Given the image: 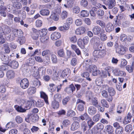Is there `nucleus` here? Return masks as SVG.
Masks as SVG:
<instances>
[{
  "instance_id": "nucleus-50",
  "label": "nucleus",
  "mask_w": 134,
  "mask_h": 134,
  "mask_svg": "<svg viewBox=\"0 0 134 134\" xmlns=\"http://www.w3.org/2000/svg\"><path fill=\"white\" fill-rule=\"evenodd\" d=\"M96 13L97 15L99 16H103L104 14V11L102 9H99L97 11Z\"/></svg>"
},
{
  "instance_id": "nucleus-11",
  "label": "nucleus",
  "mask_w": 134,
  "mask_h": 134,
  "mask_svg": "<svg viewBox=\"0 0 134 134\" xmlns=\"http://www.w3.org/2000/svg\"><path fill=\"white\" fill-rule=\"evenodd\" d=\"M90 42L92 44H93L94 46L95 47L96 46L98 45L99 43H100V41L99 37L97 36H94L91 38Z\"/></svg>"
},
{
  "instance_id": "nucleus-23",
  "label": "nucleus",
  "mask_w": 134,
  "mask_h": 134,
  "mask_svg": "<svg viewBox=\"0 0 134 134\" xmlns=\"http://www.w3.org/2000/svg\"><path fill=\"white\" fill-rule=\"evenodd\" d=\"M5 54L3 52H0V58L2 61L6 63L7 62L8 59Z\"/></svg>"
},
{
  "instance_id": "nucleus-36",
  "label": "nucleus",
  "mask_w": 134,
  "mask_h": 134,
  "mask_svg": "<svg viewBox=\"0 0 134 134\" xmlns=\"http://www.w3.org/2000/svg\"><path fill=\"white\" fill-rule=\"evenodd\" d=\"M108 90L109 94V95L114 96L115 93V91L114 88L112 87H108Z\"/></svg>"
},
{
  "instance_id": "nucleus-38",
  "label": "nucleus",
  "mask_w": 134,
  "mask_h": 134,
  "mask_svg": "<svg viewBox=\"0 0 134 134\" xmlns=\"http://www.w3.org/2000/svg\"><path fill=\"white\" fill-rule=\"evenodd\" d=\"M13 6L14 8H16L17 9H20L22 7L21 3L18 2H14L13 4Z\"/></svg>"
},
{
  "instance_id": "nucleus-8",
  "label": "nucleus",
  "mask_w": 134,
  "mask_h": 134,
  "mask_svg": "<svg viewBox=\"0 0 134 134\" xmlns=\"http://www.w3.org/2000/svg\"><path fill=\"white\" fill-rule=\"evenodd\" d=\"M20 85L23 89L27 88L29 85L28 80L26 78H24L21 80L20 81Z\"/></svg>"
},
{
  "instance_id": "nucleus-32",
  "label": "nucleus",
  "mask_w": 134,
  "mask_h": 134,
  "mask_svg": "<svg viewBox=\"0 0 134 134\" xmlns=\"http://www.w3.org/2000/svg\"><path fill=\"white\" fill-rule=\"evenodd\" d=\"M106 131L108 133L113 132L114 129L113 127L110 125H108L105 127Z\"/></svg>"
},
{
  "instance_id": "nucleus-55",
  "label": "nucleus",
  "mask_w": 134,
  "mask_h": 134,
  "mask_svg": "<svg viewBox=\"0 0 134 134\" xmlns=\"http://www.w3.org/2000/svg\"><path fill=\"white\" fill-rule=\"evenodd\" d=\"M122 26L126 28L128 27L131 25L130 22L128 21H125L122 23Z\"/></svg>"
},
{
  "instance_id": "nucleus-39",
  "label": "nucleus",
  "mask_w": 134,
  "mask_h": 134,
  "mask_svg": "<svg viewBox=\"0 0 134 134\" xmlns=\"http://www.w3.org/2000/svg\"><path fill=\"white\" fill-rule=\"evenodd\" d=\"M19 15H21L22 19H25L26 17V14L25 11L22 10H19Z\"/></svg>"
},
{
  "instance_id": "nucleus-37",
  "label": "nucleus",
  "mask_w": 134,
  "mask_h": 134,
  "mask_svg": "<svg viewBox=\"0 0 134 134\" xmlns=\"http://www.w3.org/2000/svg\"><path fill=\"white\" fill-rule=\"evenodd\" d=\"M80 14L81 17H87L89 15L88 12L85 10H83L81 11Z\"/></svg>"
},
{
  "instance_id": "nucleus-60",
  "label": "nucleus",
  "mask_w": 134,
  "mask_h": 134,
  "mask_svg": "<svg viewBox=\"0 0 134 134\" xmlns=\"http://www.w3.org/2000/svg\"><path fill=\"white\" fill-rule=\"evenodd\" d=\"M36 26L37 27H40L42 25V21L41 20H37L36 21Z\"/></svg>"
},
{
  "instance_id": "nucleus-46",
  "label": "nucleus",
  "mask_w": 134,
  "mask_h": 134,
  "mask_svg": "<svg viewBox=\"0 0 134 134\" xmlns=\"http://www.w3.org/2000/svg\"><path fill=\"white\" fill-rule=\"evenodd\" d=\"M70 97L69 96H67L64 98L62 100V103L64 105L67 104V102L70 100Z\"/></svg>"
},
{
  "instance_id": "nucleus-22",
  "label": "nucleus",
  "mask_w": 134,
  "mask_h": 134,
  "mask_svg": "<svg viewBox=\"0 0 134 134\" xmlns=\"http://www.w3.org/2000/svg\"><path fill=\"white\" fill-rule=\"evenodd\" d=\"M98 8H97V7L95 6L92 7V9L90 11V14L91 16L93 17H96V13L95 12H97V11L98 10L97 9Z\"/></svg>"
},
{
  "instance_id": "nucleus-17",
  "label": "nucleus",
  "mask_w": 134,
  "mask_h": 134,
  "mask_svg": "<svg viewBox=\"0 0 134 134\" xmlns=\"http://www.w3.org/2000/svg\"><path fill=\"white\" fill-rule=\"evenodd\" d=\"M80 124L77 121L74 122L71 125L70 130L72 131H74L80 127Z\"/></svg>"
},
{
  "instance_id": "nucleus-57",
  "label": "nucleus",
  "mask_w": 134,
  "mask_h": 134,
  "mask_svg": "<svg viewBox=\"0 0 134 134\" xmlns=\"http://www.w3.org/2000/svg\"><path fill=\"white\" fill-rule=\"evenodd\" d=\"M127 62L125 59H122L121 60L120 67L122 68L125 66L127 64Z\"/></svg>"
},
{
  "instance_id": "nucleus-29",
  "label": "nucleus",
  "mask_w": 134,
  "mask_h": 134,
  "mask_svg": "<svg viewBox=\"0 0 134 134\" xmlns=\"http://www.w3.org/2000/svg\"><path fill=\"white\" fill-rule=\"evenodd\" d=\"M90 118V117L86 113H85L83 114L82 115L80 116V118L82 120H85L86 121H87Z\"/></svg>"
},
{
  "instance_id": "nucleus-27",
  "label": "nucleus",
  "mask_w": 134,
  "mask_h": 134,
  "mask_svg": "<svg viewBox=\"0 0 134 134\" xmlns=\"http://www.w3.org/2000/svg\"><path fill=\"white\" fill-rule=\"evenodd\" d=\"M134 63L132 62V64L130 65H128L126 66V69L130 73L132 72L134 69Z\"/></svg>"
},
{
  "instance_id": "nucleus-53",
  "label": "nucleus",
  "mask_w": 134,
  "mask_h": 134,
  "mask_svg": "<svg viewBox=\"0 0 134 134\" xmlns=\"http://www.w3.org/2000/svg\"><path fill=\"white\" fill-rule=\"evenodd\" d=\"M57 53L58 55L60 57H63L65 55V53L63 49H61L58 50Z\"/></svg>"
},
{
  "instance_id": "nucleus-19",
  "label": "nucleus",
  "mask_w": 134,
  "mask_h": 134,
  "mask_svg": "<svg viewBox=\"0 0 134 134\" xmlns=\"http://www.w3.org/2000/svg\"><path fill=\"white\" fill-rule=\"evenodd\" d=\"M40 96L41 98H43L44 99L46 104L47 105L49 104L48 100V96L44 92H40Z\"/></svg>"
},
{
  "instance_id": "nucleus-59",
  "label": "nucleus",
  "mask_w": 134,
  "mask_h": 134,
  "mask_svg": "<svg viewBox=\"0 0 134 134\" xmlns=\"http://www.w3.org/2000/svg\"><path fill=\"white\" fill-rule=\"evenodd\" d=\"M38 70L39 72L41 73L42 75H44L45 73L46 68L44 66L39 67L38 68Z\"/></svg>"
},
{
  "instance_id": "nucleus-2",
  "label": "nucleus",
  "mask_w": 134,
  "mask_h": 134,
  "mask_svg": "<svg viewBox=\"0 0 134 134\" xmlns=\"http://www.w3.org/2000/svg\"><path fill=\"white\" fill-rule=\"evenodd\" d=\"M115 47L116 52L121 55H123L128 51V48L122 45H118L117 44H115Z\"/></svg>"
},
{
  "instance_id": "nucleus-1",
  "label": "nucleus",
  "mask_w": 134,
  "mask_h": 134,
  "mask_svg": "<svg viewBox=\"0 0 134 134\" xmlns=\"http://www.w3.org/2000/svg\"><path fill=\"white\" fill-rule=\"evenodd\" d=\"M31 106V103L30 102H28L21 106L15 105L14 106V108L18 112L24 113L27 110L30 109Z\"/></svg>"
},
{
  "instance_id": "nucleus-41",
  "label": "nucleus",
  "mask_w": 134,
  "mask_h": 134,
  "mask_svg": "<svg viewBox=\"0 0 134 134\" xmlns=\"http://www.w3.org/2000/svg\"><path fill=\"white\" fill-rule=\"evenodd\" d=\"M96 23L97 24L103 28H104L105 26V23L102 21L98 20L96 21Z\"/></svg>"
},
{
  "instance_id": "nucleus-6",
  "label": "nucleus",
  "mask_w": 134,
  "mask_h": 134,
  "mask_svg": "<svg viewBox=\"0 0 134 134\" xmlns=\"http://www.w3.org/2000/svg\"><path fill=\"white\" fill-rule=\"evenodd\" d=\"M76 103L78 104L77 107L78 110L80 111H82L84 109V105L85 102L83 101L80 99H77Z\"/></svg>"
},
{
  "instance_id": "nucleus-9",
  "label": "nucleus",
  "mask_w": 134,
  "mask_h": 134,
  "mask_svg": "<svg viewBox=\"0 0 134 134\" xmlns=\"http://www.w3.org/2000/svg\"><path fill=\"white\" fill-rule=\"evenodd\" d=\"M45 6V5H41V9L40 11V13L43 16H48L50 14V11L47 9H44Z\"/></svg>"
},
{
  "instance_id": "nucleus-35",
  "label": "nucleus",
  "mask_w": 134,
  "mask_h": 134,
  "mask_svg": "<svg viewBox=\"0 0 134 134\" xmlns=\"http://www.w3.org/2000/svg\"><path fill=\"white\" fill-rule=\"evenodd\" d=\"M124 131L123 128L121 126L116 128L115 130L116 134H122Z\"/></svg>"
},
{
  "instance_id": "nucleus-58",
  "label": "nucleus",
  "mask_w": 134,
  "mask_h": 134,
  "mask_svg": "<svg viewBox=\"0 0 134 134\" xmlns=\"http://www.w3.org/2000/svg\"><path fill=\"white\" fill-rule=\"evenodd\" d=\"M39 33H32L31 36L32 38L34 40H37L38 39L39 37Z\"/></svg>"
},
{
  "instance_id": "nucleus-43",
  "label": "nucleus",
  "mask_w": 134,
  "mask_h": 134,
  "mask_svg": "<svg viewBox=\"0 0 134 134\" xmlns=\"http://www.w3.org/2000/svg\"><path fill=\"white\" fill-rule=\"evenodd\" d=\"M101 103L102 106L104 107L108 108L109 107V105L107 101L104 99H102L100 101Z\"/></svg>"
},
{
  "instance_id": "nucleus-34",
  "label": "nucleus",
  "mask_w": 134,
  "mask_h": 134,
  "mask_svg": "<svg viewBox=\"0 0 134 134\" xmlns=\"http://www.w3.org/2000/svg\"><path fill=\"white\" fill-rule=\"evenodd\" d=\"M49 37L47 36L42 37L40 39L41 42L43 43H46L48 41Z\"/></svg>"
},
{
  "instance_id": "nucleus-49",
  "label": "nucleus",
  "mask_w": 134,
  "mask_h": 134,
  "mask_svg": "<svg viewBox=\"0 0 134 134\" xmlns=\"http://www.w3.org/2000/svg\"><path fill=\"white\" fill-rule=\"evenodd\" d=\"M28 64L29 66L33 65L35 63V60L33 59L30 58L27 60V61Z\"/></svg>"
},
{
  "instance_id": "nucleus-56",
  "label": "nucleus",
  "mask_w": 134,
  "mask_h": 134,
  "mask_svg": "<svg viewBox=\"0 0 134 134\" xmlns=\"http://www.w3.org/2000/svg\"><path fill=\"white\" fill-rule=\"evenodd\" d=\"M82 40L81 39H79L77 41V44L78 46L81 48L83 49L85 47L84 45L82 42Z\"/></svg>"
},
{
  "instance_id": "nucleus-24",
  "label": "nucleus",
  "mask_w": 134,
  "mask_h": 134,
  "mask_svg": "<svg viewBox=\"0 0 134 134\" xmlns=\"http://www.w3.org/2000/svg\"><path fill=\"white\" fill-rule=\"evenodd\" d=\"M7 76L8 79H12L15 76L14 72L13 70H9L7 72Z\"/></svg>"
},
{
  "instance_id": "nucleus-42",
  "label": "nucleus",
  "mask_w": 134,
  "mask_h": 134,
  "mask_svg": "<svg viewBox=\"0 0 134 134\" xmlns=\"http://www.w3.org/2000/svg\"><path fill=\"white\" fill-rule=\"evenodd\" d=\"M87 120V123L89 127L91 128L94 125L95 122L92 120V119L90 117Z\"/></svg>"
},
{
  "instance_id": "nucleus-28",
  "label": "nucleus",
  "mask_w": 134,
  "mask_h": 134,
  "mask_svg": "<svg viewBox=\"0 0 134 134\" xmlns=\"http://www.w3.org/2000/svg\"><path fill=\"white\" fill-rule=\"evenodd\" d=\"M91 99V102L93 105L96 106L98 104V101L97 98L95 96H92Z\"/></svg>"
},
{
  "instance_id": "nucleus-31",
  "label": "nucleus",
  "mask_w": 134,
  "mask_h": 134,
  "mask_svg": "<svg viewBox=\"0 0 134 134\" xmlns=\"http://www.w3.org/2000/svg\"><path fill=\"white\" fill-rule=\"evenodd\" d=\"M59 102L55 100H54L52 102V106L54 109H57L59 107Z\"/></svg>"
},
{
  "instance_id": "nucleus-40",
  "label": "nucleus",
  "mask_w": 134,
  "mask_h": 134,
  "mask_svg": "<svg viewBox=\"0 0 134 134\" xmlns=\"http://www.w3.org/2000/svg\"><path fill=\"white\" fill-rule=\"evenodd\" d=\"M100 118V115L99 114H97L92 117V119L94 122H97L99 120Z\"/></svg>"
},
{
  "instance_id": "nucleus-30",
  "label": "nucleus",
  "mask_w": 134,
  "mask_h": 134,
  "mask_svg": "<svg viewBox=\"0 0 134 134\" xmlns=\"http://www.w3.org/2000/svg\"><path fill=\"white\" fill-rule=\"evenodd\" d=\"M81 75L82 77L86 78L87 80L89 81H91V78L89 77L90 75L89 73L88 72H84L81 74Z\"/></svg>"
},
{
  "instance_id": "nucleus-33",
  "label": "nucleus",
  "mask_w": 134,
  "mask_h": 134,
  "mask_svg": "<svg viewBox=\"0 0 134 134\" xmlns=\"http://www.w3.org/2000/svg\"><path fill=\"white\" fill-rule=\"evenodd\" d=\"M36 89L35 87H31L29 88L27 91V92L29 94L32 95L35 93Z\"/></svg>"
},
{
  "instance_id": "nucleus-20",
  "label": "nucleus",
  "mask_w": 134,
  "mask_h": 134,
  "mask_svg": "<svg viewBox=\"0 0 134 134\" xmlns=\"http://www.w3.org/2000/svg\"><path fill=\"white\" fill-rule=\"evenodd\" d=\"M101 28L99 26H94L92 30V32L95 35H98L100 32Z\"/></svg>"
},
{
  "instance_id": "nucleus-54",
  "label": "nucleus",
  "mask_w": 134,
  "mask_h": 134,
  "mask_svg": "<svg viewBox=\"0 0 134 134\" xmlns=\"http://www.w3.org/2000/svg\"><path fill=\"white\" fill-rule=\"evenodd\" d=\"M77 63V60L76 58H72L71 60L70 64L73 66L76 65Z\"/></svg>"
},
{
  "instance_id": "nucleus-15",
  "label": "nucleus",
  "mask_w": 134,
  "mask_h": 134,
  "mask_svg": "<svg viewBox=\"0 0 134 134\" xmlns=\"http://www.w3.org/2000/svg\"><path fill=\"white\" fill-rule=\"evenodd\" d=\"M61 36V34L59 32H55L51 35V38L53 40H55L59 38Z\"/></svg>"
},
{
  "instance_id": "nucleus-4",
  "label": "nucleus",
  "mask_w": 134,
  "mask_h": 134,
  "mask_svg": "<svg viewBox=\"0 0 134 134\" xmlns=\"http://www.w3.org/2000/svg\"><path fill=\"white\" fill-rule=\"evenodd\" d=\"M106 54L105 51L94 50L93 53V56L95 58H100L104 56Z\"/></svg>"
},
{
  "instance_id": "nucleus-18",
  "label": "nucleus",
  "mask_w": 134,
  "mask_h": 134,
  "mask_svg": "<svg viewBox=\"0 0 134 134\" xmlns=\"http://www.w3.org/2000/svg\"><path fill=\"white\" fill-rule=\"evenodd\" d=\"M85 28L82 26L80 27L77 29L75 31V33L77 35H81L83 34L85 31Z\"/></svg>"
},
{
  "instance_id": "nucleus-45",
  "label": "nucleus",
  "mask_w": 134,
  "mask_h": 134,
  "mask_svg": "<svg viewBox=\"0 0 134 134\" xmlns=\"http://www.w3.org/2000/svg\"><path fill=\"white\" fill-rule=\"evenodd\" d=\"M132 126L130 124L127 125L125 128V130L127 132H130L132 130Z\"/></svg>"
},
{
  "instance_id": "nucleus-21",
  "label": "nucleus",
  "mask_w": 134,
  "mask_h": 134,
  "mask_svg": "<svg viewBox=\"0 0 134 134\" xmlns=\"http://www.w3.org/2000/svg\"><path fill=\"white\" fill-rule=\"evenodd\" d=\"M88 113L91 115H94L96 112L97 110L96 108L93 106L90 107L88 110Z\"/></svg>"
},
{
  "instance_id": "nucleus-13",
  "label": "nucleus",
  "mask_w": 134,
  "mask_h": 134,
  "mask_svg": "<svg viewBox=\"0 0 134 134\" xmlns=\"http://www.w3.org/2000/svg\"><path fill=\"white\" fill-rule=\"evenodd\" d=\"M13 34L15 36L20 37L23 36V32L20 30L15 29L13 30Z\"/></svg>"
},
{
  "instance_id": "nucleus-52",
  "label": "nucleus",
  "mask_w": 134,
  "mask_h": 134,
  "mask_svg": "<svg viewBox=\"0 0 134 134\" xmlns=\"http://www.w3.org/2000/svg\"><path fill=\"white\" fill-rule=\"evenodd\" d=\"M120 41L122 42L126 41L127 39V37L126 35L125 34L121 35L120 37Z\"/></svg>"
},
{
  "instance_id": "nucleus-47",
  "label": "nucleus",
  "mask_w": 134,
  "mask_h": 134,
  "mask_svg": "<svg viewBox=\"0 0 134 134\" xmlns=\"http://www.w3.org/2000/svg\"><path fill=\"white\" fill-rule=\"evenodd\" d=\"M62 99L61 95L59 94H55L54 97V100H57L60 101Z\"/></svg>"
},
{
  "instance_id": "nucleus-14",
  "label": "nucleus",
  "mask_w": 134,
  "mask_h": 134,
  "mask_svg": "<svg viewBox=\"0 0 134 134\" xmlns=\"http://www.w3.org/2000/svg\"><path fill=\"white\" fill-rule=\"evenodd\" d=\"M105 29L106 31L108 32H112L114 29V27L112 24L110 23H108L105 26Z\"/></svg>"
},
{
  "instance_id": "nucleus-3",
  "label": "nucleus",
  "mask_w": 134,
  "mask_h": 134,
  "mask_svg": "<svg viewBox=\"0 0 134 134\" xmlns=\"http://www.w3.org/2000/svg\"><path fill=\"white\" fill-rule=\"evenodd\" d=\"M39 117L37 114H29L25 118V120L27 122H30V121L33 122H36L39 119Z\"/></svg>"
},
{
  "instance_id": "nucleus-64",
  "label": "nucleus",
  "mask_w": 134,
  "mask_h": 134,
  "mask_svg": "<svg viewBox=\"0 0 134 134\" xmlns=\"http://www.w3.org/2000/svg\"><path fill=\"white\" fill-rule=\"evenodd\" d=\"M81 127L83 130L84 132L85 131L89 129L87 125L85 122H83L81 124Z\"/></svg>"
},
{
  "instance_id": "nucleus-44",
  "label": "nucleus",
  "mask_w": 134,
  "mask_h": 134,
  "mask_svg": "<svg viewBox=\"0 0 134 134\" xmlns=\"http://www.w3.org/2000/svg\"><path fill=\"white\" fill-rule=\"evenodd\" d=\"M39 33L41 36H44L47 34L48 31L47 29H43L39 30Z\"/></svg>"
},
{
  "instance_id": "nucleus-10",
  "label": "nucleus",
  "mask_w": 134,
  "mask_h": 134,
  "mask_svg": "<svg viewBox=\"0 0 134 134\" xmlns=\"http://www.w3.org/2000/svg\"><path fill=\"white\" fill-rule=\"evenodd\" d=\"M105 4L108 6L109 9H111L114 7L116 4L115 0H108L105 2Z\"/></svg>"
},
{
  "instance_id": "nucleus-26",
  "label": "nucleus",
  "mask_w": 134,
  "mask_h": 134,
  "mask_svg": "<svg viewBox=\"0 0 134 134\" xmlns=\"http://www.w3.org/2000/svg\"><path fill=\"white\" fill-rule=\"evenodd\" d=\"M51 60L54 64H56L57 63V56L52 52L51 53Z\"/></svg>"
},
{
  "instance_id": "nucleus-51",
  "label": "nucleus",
  "mask_w": 134,
  "mask_h": 134,
  "mask_svg": "<svg viewBox=\"0 0 134 134\" xmlns=\"http://www.w3.org/2000/svg\"><path fill=\"white\" fill-rule=\"evenodd\" d=\"M44 104V103L40 99H39L36 102V105L37 107H42Z\"/></svg>"
},
{
  "instance_id": "nucleus-16",
  "label": "nucleus",
  "mask_w": 134,
  "mask_h": 134,
  "mask_svg": "<svg viewBox=\"0 0 134 134\" xmlns=\"http://www.w3.org/2000/svg\"><path fill=\"white\" fill-rule=\"evenodd\" d=\"M8 65L10 66L14 69H17L19 66V64L18 62L15 60H13L10 63H9Z\"/></svg>"
},
{
  "instance_id": "nucleus-61",
  "label": "nucleus",
  "mask_w": 134,
  "mask_h": 134,
  "mask_svg": "<svg viewBox=\"0 0 134 134\" xmlns=\"http://www.w3.org/2000/svg\"><path fill=\"white\" fill-rule=\"evenodd\" d=\"M51 52L49 49H46L42 52V55L43 57H44L48 54H50Z\"/></svg>"
},
{
  "instance_id": "nucleus-62",
  "label": "nucleus",
  "mask_w": 134,
  "mask_h": 134,
  "mask_svg": "<svg viewBox=\"0 0 134 134\" xmlns=\"http://www.w3.org/2000/svg\"><path fill=\"white\" fill-rule=\"evenodd\" d=\"M4 2L2 1H0V11L6 9V7L4 5Z\"/></svg>"
},
{
  "instance_id": "nucleus-48",
  "label": "nucleus",
  "mask_w": 134,
  "mask_h": 134,
  "mask_svg": "<svg viewBox=\"0 0 134 134\" xmlns=\"http://www.w3.org/2000/svg\"><path fill=\"white\" fill-rule=\"evenodd\" d=\"M93 133H97L96 131H95L93 128L91 129V128L89 127V129L86 132V134H93Z\"/></svg>"
},
{
  "instance_id": "nucleus-7",
  "label": "nucleus",
  "mask_w": 134,
  "mask_h": 134,
  "mask_svg": "<svg viewBox=\"0 0 134 134\" xmlns=\"http://www.w3.org/2000/svg\"><path fill=\"white\" fill-rule=\"evenodd\" d=\"M71 74L70 70L68 68L64 69L62 72L61 77L64 78L66 79Z\"/></svg>"
},
{
  "instance_id": "nucleus-63",
  "label": "nucleus",
  "mask_w": 134,
  "mask_h": 134,
  "mask_svg": "<svg viewBox=\"0 0 134 134\" xmlns=\"http://www.w3.org/2000/svg\"><path fill=\"white\" fill-rule=\"evenodd\" d=\"M75 114V112L73 110H69L67 112V115L68 116H73Z\"/></svg>"
},
{
  "instance_id": "nucleus-12",
  "label": "nucleus",
  "mask_w": 134,
  "mask_h": 134,
  "mask_svg": "<svg viewBox=\"0 0 134 134\" xmlns=\"http://www.w3.org/2000/svg\"><path fill=\"white\" fill-rule=\"evenodd\" d=\"M70 27V24L68 23H65L63 26L59 27H58V29L59 31L64 32L68 30Z\"/></svg>"
},
{
  "instance_id": "nucleus-25",
  "label": "nucleus",
  "mask_w": 134,
  "mask_h": 134,
  "mask_svg": "<svg viewBox=\"0 0 134 134\" xmlns=\"http://www.w3.org/2000/svg\"><path fill=\"white\" fill-rule=\"evenodd\" d=\"M104 128V126L103 124L101 123H99L97 124L94 126L93 128L94 129L95 131H96V133L98 132V130L99 129H102Z\"/></svg>"
},
{
  "instance_id": "nucleus-5",
  "label": "nucleus",
  "mask_w": 134,
  "mask_h": 134,
  "mask_svg": "<svg viewBox=\"0 0 134 134\" xmlns=\"http://www.w3.org/2000/svg\"><path fill=\"white\" fill-rule=\"evenodd\" d=\"M87 70L90 72H92V75L94 76H97L99 72V71L97 69L96 66L94 65H90Z\"/></svg>"
}]
</instances>
